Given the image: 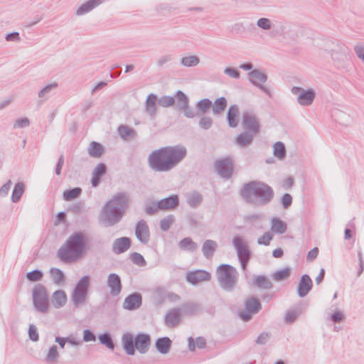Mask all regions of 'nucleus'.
I'll return each mask as SVG.
<instances>
[{
  "mask_svg": "<svg viewBox=\"0 0 364 364\" xmlns=\"http://www.w3.org/2000/svg\"><path fill=\"white\" fill-rule=\"evenodd\" d=\"M187 149L182 145L166 146L152 151L147 159L149 168L156 172H168L186 156Z\"/></svg>",
  "mask_w": 364,
  "mask_h": 364,
  "instance_id": "1",
  "label": "nucleus"
},
{
  "mask_svg": "<svg viewBox=\"0 0 364 364\" xmlns=\"http://www.w3.org/2000/svg\"><path fill=\"white\" fill-rule=\"evenodd\" d=\"M129 196L127 192L114 195L102 208L99 220L106 227H112L120 222L129 206Z\"/></svg>",
  "mask_w": 364,
  "mask_h": 364,
  "instance_id": "2",
  "label": "nucleus"
},
{
  "mask_svg": "<svg viewBox=\"0 0 364 364\" xmlns=\"http://www.w3.org/2000/svg\"><path fill=\"white\" fill-rule=\"evenodd\" d=\"M86 249L85 235L82 232H75L59 248L57 256L64 263L69 264L80 258Z\"/></svg>",
  "mask_w": 364,
  "mask_h": 364,
  "instance_id": "3",
  "label": "nucleus"
},
{
  "mask_svg": "<svg viewBox=\"0 0 364 364\" xmlns=\"http://www.w3.org/2000/svg\"><path fill=\"white\" fill-rule=\"evenodd\" d=\"M241 196L248 202L257 205H266L274 198L273 189L267 183L253 181L245 183L240 191Z\"/></svg>",
  "mask_w": 364,
  "mask_h": 364,
  "instance_id": "4",
  "label": "nucleus"
},
{
  "mask_svg": "<svg viewBox=\"0 0 364 364\" xmlns=\"http://www.w3.org/2000/svg\"><path fill=\"white\" fill-rule=\"evenodd\" d=\"M220 287L225 291H232L237 283L238 272L235 267L228 264H221L216 269Z\"/></svg>",
  "mask_w": 364,
  "mask_h": 364,
  "instance_id": "5",
  "label": "nucleus"
},
{
  "mask_svg": "<svg viewBox=\"0 0 364 364\" xmlns=\"http://www.w3.org/2000/svg\"><path fill=\"white\" fill-rule=\"evenodd\" d=\"M32 300L33 306L38 311L45 314L48 311V294L46 287L42 284H37L33 288Z\"/></svg>",
  "mask_w": 364,
  "mask_h": 364,
  "instance_id": "6",
  "label": "nucleus"
},
{
  "mask_svg": "<svg viewBox=\"0 0 364 364\" xmlns=\"http://www.w3.org/2000/svg\"><path fill=\"white\" fill-rule=\"evenodd\" d=\"M90 277L89 275L82 277L77 282L72 294V301L75 306L77 307L86 301L90 287Z\"/></svg>",
  "mask_w": 364,
  "mask_h": 364,
  "instance_id": "7",
  "label": "nucleus"
},
{
  "mask_svg": "<svg viewBox=\"0 0 364 364\" xmlns=\"http://www.w3.org/2000/svg\"><path fill=\"white\" fill-rule=\"evenodd\" d=\"M215 168L218 175L222 178L229 179L233 173V161L232 158L227 156L215 161Z\"/></svg>",
  "mask_w": 364,
  "mask_h": 364,
  "instance_id": "8",
  "label": "nucleus"
},
{
  "mask_svg": "<svg viewBox=\"0 0 364 364\" xmlns=\"http://www.w3.org/2000/svg\"><path fill=\"white\" fill-rule=\"evenodd\" d=\"M291 93L297 96V102L301 106L311 105L315 98V91L313 89L304 90L302 87L294 86Z\"/></svg>",
  "mask_w": 364,
  "mask_h": 364,
  "instance_id": "9",
  "label": "nucleus"
},
{
  "mask_svg": "<svg viewBox=\"0 0 364 364\" xmlns=\"http://www.w3.org/2000/svg\"><path fill=\"white\" fill-rule=\"evenodd\" d=\"M248 75L250 76L249 80L253 85L258 87L269 97H272L270 90L262 84L267 80V75L264 73L259 69H254L248 73Z\"/></svg>",
  "mask_w": 364,
  "mask_h": 364,
  "instance_id": "10",
  "label": "nucleus"
},
{
  "mask_svg": "<svg viewBox=\"0 0 364 364\" xmlns=\"http://www.w3.org/2000/svg\"><path fill=\"white\" fill-rule=\"evenodd\" d=\"M245 311H240L239 316L245 321H248L252 318V314H257L262 309L261 303L255 297H250L245 301Z\"/></svg>",
  "mask_w": 364,
  "mask_h": 364,
  "instance_id": "11",
  "label": "nucleus"
},
{
  "mask_svg": "<svg viewBox=\"0 0 364 364\" xmlns=\"http://www.w3.org/2000/svg\"><path fill=\"white\" fill-rule=\"evenodd\" d=\"M242 126L245 131L253 133V134H257L259 132V121L252 112H243Z\"/></svg>",
  "mask_w": 364,
  "mask_h": 364,
  "instance_id": "12",
  "label": "nucleus"
},
{
  "mask_svg": "<svg viewBox=\"0 0 364 364\" xmlns=\"http://www.w3.org/2000/svg\"><path fill=\"white\" fill-rule=\"evenodd\" d=\"M151 343V336L148 333H138L134 337L135 350L141 354H145L149 351Z\"/></svg>",
  "mask_w": 364,
  "mask_h": 364,
  "instance_id": "13",
  "label": "nucleus"
},
{
  "mask_svg": "<svg viewBox=\"0 0 364 364\" xmlns=\"http://www.w3.org/2000/svg\"><path fill=\"white\" fill-rule=\"evenodd\" d=\"M186 279L188 283L196 285L201 282L210 281L211 279V274L208 271L197 269L188 272L186 275Z\"/></svg>",
  "mask_w": 364,
  "mask_h": 364,
  "instance_id": "14",
  "label": "nucleus"
},
{
  "mask_svg": "<svg viewBox=\"0 0 364 364\" xmlns=\"http://www.w3.org/2000/svg\"><path fill=\"white\" fill-rule=\"evenodd\" d=\"M135 235L141 243L146 245L150 240V232L149 226L144 220L137 222L135 227Z\"/></svg>",
  "mask_w": 364,
  "mask_h": 364,
  "instance_id": "15",
  "label": "nucleus"
},
{
  "mask_svg": "<svg viewBox=\"0 0 364 364\" xmlns=\"http://www.w3.org/2000/svg\"><path fill=\"white\" fill-rule=\"evenodd\" d=\"M232 244L237 251L238 260H250L251 257V252L248 249L246 244L240 237H235L232 240Z\"/></svg>",
  "mask_w": 364,
  "mask_h": 364,
  "instance_id": "16",
  "label": "nucleus"
},
{
  "mask_svg": "<svg viewBox=\"0 0 364 364\" xmlns=\"http://www.w3.org/2000/svg\"><path fill=\"white\" fill-rule=\"evenodd\" d=\"M107 284L110 289V294L113 296H118L122 288L119 276L116 273H111L107 277Z\"/></svg>",
  "mask_w": 364,
  "mask_h": 364,
  "instance_id": "17",
  "label": "nucleus"
},
{
  "mask_svg": "<svg viewBox=\"0 0 364 364\" xmlns=\"http://www.w3.org/2000/svg\"><path fill=\"white\" fill-rule=\"evenodd\" d=\"M313 287V282L310 277L304 274H303L297 286V294L299 297L303 298L306 296Z\"/></svg>",
  "mask_w": 364,
  "mask_h": 364,
  "instance_id": "18",
  "label": "nucleus"
},
{
  "mask_svg": "<svg viewBox=\"0 0 364 364\" xmlns=\"http://www.w3.org/2000/svg\"><path fill=\"white\" fill-rule=\"evenodd\" d=\"M142 304V296L139 293H133L127 296L124 301L123 307L132 311L139 309Z\"/></svg>",
  "mask_w": 364,
  "mask_h": 364,
  "instance_id": "19",
  "label": "nucleus"
},
{
  "mask_svg": "<svg viewBox=\"0 0 364 364\" xmlns=\"http://www.w3.org/2000/svg\"><path fill=\"white\" fill-rule=\"evenodd\" d=\"M179 205V198L176 194L171 195L158 201V208L162 210H169Z\"/></svg>",
  "mask_w": 364,
  "mask_h": 364,
  "instance_id": "20",
  "label": "nucleus"
},
{
  "mask_svg": "<svg viewBox=\"0 0 364 364\" xmlns=\"http://www.w3.org/2000/svg\"><path fill=\"white\" fill-rule=\"evenodd\" d=\"M131 247V239L127 237H122L114 240L112 243V252L117 255L125 252Z\"/></svg>",
  "mask_w": 364,
  "mask_h": 364,
  "instance_id": "21",
  "label": "nucleus"
},
{
  "mask_svg": "<svg viewBox=\"0 0 364 364\" xmlns=\"http://www.w3.org/2000/svg\"><path fill=\"white\" fill-rule=\"evenodd\" d=\"M122 348L129 355L135 354L134 338L130 333H125L122 336Z\"/></svg>",
  "mask_w": 364,
  "mask_h": 364,
  "instance_id": "22",
  "label": "nucleus"
},
{
  "mask_svg": "<svg viewBox=\"0 0 364 364\" xmlns=\"http://www.w3.org/2000/svg\"><path fill=\"white\" fill-rule=\"evenodd\" d=\"M104 1L105 0H88L76 10L75 14L78 16L85 15L101 5Z\"/></svg>",
  "mask_w": 364,
  "mask_h": 364,
  "instance_id": "23",
  "label": "nucleus"
},
{
  "mask_svg": "<svg viewBox=\"0 0 364 364\" xmlns=\"http://www.w3.org/2000/svg\"><path fill=\"white\" fill-rule=\"evenodd\" d=\"M181 309H171L166 315L165 317V323L168 327H174L176 326L181 321Z\"/></svg>",
  "mask_w": 364,
  "mask_h": 364,
  "instance_id": "24",
  "label": "nucleus"
},
{
  "mask_svg": "<svg viewBox=\"0 0 364 364\" xmlns=\"http://www.w3.org/2000/svg\"><path fill=\"white\" fill-rule=\"evenodd\" d=\"M172 341L167 336L160 337L156 340L155 348L161 354H166L169 352Z\"/></svg>",
  "mask_w": 364,
  "mask_h": 364,
  "instance_id": "25",
  "label": "nucleus"
},
{
  "mask_svg": "<svg viewBox=\"0 0 364 364\" xmlns=\"http://www.w3.org/2000/svg\"><path fill=\"white\" fill-rule=\"evenodd\" d=\"M239 113L240 109L237 105H232L229 107L227 112V121L230 127L235 128L237 127L239 121L237 117L239 115Z\"/></svg>",
  "mask_w": 364,
  "mask_h": 364,
  "instance_id": "26",
  "label": "nucleus"
},
{
  "mask_svg": "<svg viewBox=\"0 0 364 364\" xmlns=\"http://www.w3.org/2000/svg\"><path fill=\"white\" fill-rule=\"evenodd\" d=\"M218 248V243L213 240H206L202 246L203 256L209 259H211Z\"/></svg>",
  "mask_w": 364,
  "mask_h": 364,
  "instance_id": "27",
  "label": "nucleus"
},
{
  "mask_svg": "<svg viewBox=\"0 0 364 364\" xmlns=\"http://www.w3.org/2000/svg\"><path fill=\"white\" fill-rule=\"evenodd\" d=\"M255 135L253 133L245 131L235 138V142L241 148L245 147L252 143Z\"/></svg>",
  "mask_w": 364,
  "mask_h": 364,
  "instance_id": "28",
  "label": "nucleus"
},
{
  "mask_svg": "<svg viewBox=\"0 0 364 364\" xmlns=\"http://www.w3.org/2000/svg\"><path fill=\"white\" fill-rule=\"evenodd\" d=\"M51 301L53 306L55 309H60L63 307L67 301V296L65 292L63 290L55 291L52 295Z\"/></svg>",
  "mask_w": 364,
  "mask_h": 364,
  "instance_id": "29",
  "label": "nucleus"
},
{
  "mask_svg": "<svg viewBox=\"0 0 364 364\" xmlns=\"http://www.w3.org/2000/svg\"><path fill=\"white\" fill-rule=\"evenodd\" d=\"M118 134L124 140L133 139L136 136L135 129L126 124H122L118 127Z\"/></svg>",
  "mask_w": 364,
  "mask_h": 364,
  "instance_id": "30",
  "label": "nucleus"
},
{
  "mask_svg": "<svg viewBox=\"0 0 364 364\" xmlns=\"http://www.w3.org/2000/svg\"><path fill=\"white\" fill-rule=\"evenodd\" d=\"M157 96L155 94H149L146 100V112L151 117H154L156 112Z\"/></svg>",
  "mask_w": 364,
  "mask_h": 364,
  "instance_id": "31",
  "label": "nucleus"
},
{
  "mask_svg": "<svg viewBox=\"0 0 364 364\" xmlns=\"http://www.w3.org/2000/svg\"><path fill=\"white\" fill-rule=\"evenodd\" d=\"M206 346V340L203 336H198L196 338V341H194L193 337H189L188 338V350L191 352H193L196 350V347L198 349H203Z\"/></svg>",
  "mask_w": 364,
  "mask_h": 364,
  "instance_id": "32",
  "label": "nucleus"
},
{
  "mask_svg": "<svg viewBox=\"0 0 364 364\" xmlns=\"http://www.w3.org/2000/svg\"><path fill=\"white\" fill-rule=\"evenodd\" d=\"M178 247L181 250L193 252L198 249V245L191 237H187L178 242Z\"/></svg>",
  "mask_w": 364,
  "mask_h": 364,
  "instance_id": "33",
  "label": "nucleus"
},
{
  "mask_svg": "<svg viewBox=\"0 0 364 364\" xmlns=\"http://www.w3.org/2000/svg\"><path fill=\"white\" fill-rule=\"evenodd\" d=\"M287 225L285 222L278 218H273L272 219L271 230L272 232L279 235H282L286 232Z\"/></svg>",
  "mask_w": 364,
  "mask_h": 364,
  "instance_id": "34",
  "label": "nucleus"
},
{
  "mask_svg": "<svg viewBox=\"0 0 364 364\" xmlns=\"http://www.w3.org/2000/svg\"><path fill=\"white\" fill-rule=\"evenodd\" d=\"M228 102L225 97L217 98L212 104V109L214 114H220L227 107Z\"/></svg>",
  "mask_w": 364,
  "mask_h": 364,
  "instance_id": "35",
  "label": "nucleus"
},
{
  "mask_svg": "<svg viewBox=\"0 0 364 364\" xmlns=\"http://www.w3.org/2000/svg\"><path fill=\"white\" fill-rule=\"evenodd\" d=\"M50 274L53 282L55 284L61 285L64 284L65 277L63 272L61 269L55 267H52L50 269Z\"/></svg>",
  "mask_w": 364,
  "mask_h": 364,
  "instance_id": "36",
  "label": "nucleus"
},
{
  "mask_svg": "<svg viewBox=\"0 0 364 364\" xmlns=\"http://www.w3.org/2000/svg\"><path fill=\"white\" fill-rule=\"evenodd\" d=\"M104 152L102 144L96 141H92L88 147V154L91 157L99 158Z\"/></svg>",
  "mask_w": 364,
  "mask_h": 364,
  "instance_id": "37",
  "label": "nucleus"
},
{
  "mask_svg": "<svg viewBox=\"0 0 364 364\" xmlns=\"http://www.w3.org/2000/svg\"><path fill=\"white\" fill-rule=\"evenodd\" d=\"M202 201L203 196L198 191L191 193L187 197V203L193 208H196L199 206Z\"/></svg>",
  "mask_w": 364,
  "mask_h": 364,
  "instance_id": "38",
  "label": "nucleus"
},
{
  "mask_svg": "<svg viewBox=\"0 0 364 364\" xmlns=\"http://www.w3.org/2000/svg\"><path fill=\"white\" fill-rule=\"evenodd\" d=\"M82 193V188L75 187L71 189L65 190L63 193V198L65 201H70L77 198Z\"/></svg>",
  "mask_w": 364,
  "mask_h": 364,
  "instance_id": "39",
  "label": "nucleus"
},
{
  "mask_svg": "<svg viewBox=\"0 0 364 364\" xmlns=\"http://www.w3.org/2000/svg\"><path fill=\"white\" fill-rule=\"evenodd\" d=\"M58 87V84L55 82L47 85L38 91V97L42 99L43 100L46 101L49 98L51 91L54 89H56Z\"/></svg>",
  "mask_w": 364,
  "mask_h": 364,
  "instance_id": "40",
  "label": "nucleus"
},
{
  "mask_svg": "<svg viewBox=\"0 0 364 364\" xmlns=\"http://www.w3.org/2000/svg\"><path fill=\"white\" fill-rule=\"evenodd\" d=\"M254 284L259 288L269 289L272 287V282L267 279V277L259 275L255 277L254 279Z\"/></svg>",
  "mask_w": 364,
  "mask_h": 364,
  "instance_id": "41",
  "label": "nucleus"
},
{
  "mask_svg": "<svg viewBox=\"0 0 364 364\" xmlns=\"http://www.w3.org/2000/svg\"><path fill=\"white\" fill-rule=\"evenodd\" d=\"M24 193V184L22 182L17 183L12 191L11 200L13 203H17L20 200Z\"/></svg>",
  "mask_w": 364,
  "mask_h": 364,
  "instance_id": "42",
  "label": "nucleus"
},
{
  "mask_svg": "<svg viewBox=\"0 0 364 364\" xmlns=\"http://www.w3.org/2000/svg\"><path fill=\"white\" fill-rule=\"evenodd\" d=\"M99 341L101 344L105 345L109 349L113 350L114 349V343L112 338L109 332H105L98 336Z\"/></svg>",
  "mask_w": 364,
  "mask_h": 364,
  "instance_id": "43",
  "label": "nucleus"
},
{
  "mask_svg": "<svg viewBox=\"0 0 364 364\" xmlns=\"http://www.w3.org/2000/svg\"><path fill=\"white\" fill-rule=\"evenodd\" d=\"M200 63V59L196 55H188L181 58V64L185 67H195Z\"/></svg>",
  "mask_w": 364,
  "mask_h": 364,
  "instance_id": "44",
  "label": "nucleus"
},
{
  "mask_svg": "<svg viewBox=\"0 0 364 364\" xmlns=\"http://www.w3.org/2000/svg\"><path fill=\"white\" fill-rule=\"evenodd\" d=\"M274 155L280 159H283L286 156V148L284 144L281 141H277L273 146Z\"/></svg>",
  "mask_w": 364,
  "mask_h": 364,
  "instance_id": "45",
  "label": "nucleus"
},
{
  "mask_svg": "<svg viewBox=\"0 0 364 364\" xmlns=\"http://www.w3.org/2000/svg\"><path fill=\"white\" fill-rule=\"evenodd\" d=\"M175 220L173 215H168L160 220L159 226L162 231H168Z\"/></svg>",
  "mask_w": 364,
  "mask_h": 364,
  "instance_id": "46",
  "label": "nucleus"
},
{
  "mask_svg": "<svg viewBox=\"0 0 364 364\" xmlns=\"http://www.w3.org/2000/svg\"><path fill=\"white\" fill-rule=\"evenodd\" d=\"M212 106V102L208 98H204L196 103V108L204 114Z\"/></svg>",
  "mask_w": 364,
  "mask_h": 364,
  "instance_id": "47",
  "label": "nucleus"
},
{
  "mask_svg": "<svg viewBox=\"0 0 364 364\" xmlns=\"http://www.w3.org/2000/svg\"><path fill=\"white\" fill-rule=\"evenodd\" d=\"M58 357L59 353L58 351V348L56 346L53 345L50 347L45 360L47 363H54L57 360Z\"/></svg>",
  "mask_w": 364,
  "mask_h": 364,
  "instance_id": "48",
  "label": "nucleus"
},
{
  "mask_svg": "<svg viewBox=\"0 0 364 364\" xmlns=\"http://www.w3.org/2000/svg\"><path fill=\"white\" fill-rule=\"evenodd\" d=\"M43 277V272L40 269H34L28 272L26 274V279L30 282H38L42 279Z\"/></svg>",
  "mask_w": 364,
  "mask_h": 364,
  "instance_id": "49",
  "label": "nucleus"
},
{
  "mask_svg": "<svg viewBox=\"0 0 364 364\" xmlns=\"http://www.w3.org/2000/svg\"><path fill=\"white\" fill-rule=\"evenodd\" d=\"M175 98L169 95L162 96L158 100L159 105L163 107H171L175 104Z\"/></svg>",
  "mask_w": 364,
  "mask_h": 364,
  "instance_id": "50",
  "label": "nucleus"
},
{
  "mask_svg": "<svg viewBox=\"0 0 364 364\" xmlns=\"http://www.w3.org/2000/svg\"><path fill=\"white\" fill-rule=\"evenodd\" d=\"M129 258L134 264L139 267H144L146 264L145 259L140 253L133 252L130 254Z\"/></svg>",
  "mask_w": 364,
  "mask_h": 364,
  "instance_id": "51",
  "label": "nucleus"
},
{
  "mask_svg": "<svg viewBox=\"0 0 364 364\" xmlns=\"http://www.w3.org/2000/svg\"><path fill=\"white\" fill-rule=\"evenodd\" d=\"M290 275V269L289 267L284 268L282 269H280L277 272H276L273 274V279L277 281H281L286 279L288 278Z\"/></svg>",
  "mask_w": 364,
  "mask_h": 364,
  "instance_id": "52",
  "label": "nucleus"
},
{
  "mask_svg": "<svg viewBox=\"0 0 364 364\" xmlns=\"http://www.w3.org/2000/svg\"><path fill=\"white\" fill-rule=\"evenodd\" d=\"M198 124L201 129L204 130H208L213 125V119L210 117L203 116L200 119Z\"/></svg>",
  "mask_w": 364,
  "mask_h": 364,
  "instance_id": "53",
  "label": "nucleus"
},
{
  "mask_svg": "<svg viewBox=\"0 0 364 364\" xmlns=\"http://www.w3.org/2000/svg\"><path fill=\"white\" fill-rule=\"evenodd\" d=\"M183 308L186 313L189 314H193L194 313L198 312L201 309L200 305L194 302L185 304Z\"/></svg>",
  "mask_w": 364,
  "mask_h": 364,
  "instance_id": "54",
  "label": "nucleus"
},
{
  "mask_svg": "<svg viewBox=\"0 0 364 364\" xmlns=\"http://www.w3.org/2000/svg\"><path fill=\"white\" fill-rule=\"evenodd\" d=\"M179 109L181 110L183 114L188 118H193L196 115L193 109L189 107L188 103L185 105H181Z\"/></svg>",
  "mask_w": 364,
  "mask_h": 364,
  "instance_id": "55",
  "label": "nucleus"
},
{
  "mask_svg": "<svg viewBox=\"0 0 364 364\" xmlns=\"http://www.w3.org/2000/svg\"><path fill=\"white\" fill-rule=\"evenodd\" d=\"M106 171L107 167L105 164L100 163L93 170L92 175L101 178L106 173Z\"/></svg>",
  "mask_w": 364,
  "mask_h": 364,
  "instance_id": "56",
  "label": "nucleus"
},
{
  "mask_svg": "<svg viewBox=\"0 0 364 364\" xmlns=\"http://www.w3.org/2000/svg\"><path fill=\"white\" fill-rule=\"evenodd\" d=\"M176 98L177 100L178 107L181 105H185L188 103V97L181 90H178L176 93Z\"/></svg>",
  "mask_w": 364,
  "mask_h": 364,
  "instance_id": "57",
  "label": "nucleus"
},
{
  "mask_svg": "<svg viewBox=\"0 0 364 364\" xmlns=\"http://www.w3.org/2000/svg\"><path fill=\"white\" fill-rule=\"evenodd\" d=\"M299 311L296 310L288 311L285 315V321L287 323H292L299 316Z\"/></svg>",
  "mask_w": 364,
  "mask_h": 364,
  "instance_id": "58",
  "label": "nucleus"
},
{
  "mask_svg": "<svg viewBox=\"0 0 364 364\" xmlns=\"http://www.w3.org/2000/svg\"><path fill=\"white\" fill-rule=\"evenodd\" d=\"M173 59L172 54H166L159 58L156 65L158 67H163L166 63L171 62Z\"/></svg>",
  "mask_w": 364,
  "mask_h": 364,
  "instance_id": "59",
  "label": "nucleus"
},
{
  "mask_svg": "<svg viewBox=\"0 0 364 364\" xmlns=\"http://www.w3.org/2000/svg\"><path fill=\"white\" fill-rule=\"evenodd\" d=\"M30 125V120L27 117L18 119L14 124V129L28 127Z\"/></svg>",
  "mask_w": 364,
  "mask_h": 364,
  "instance_id": "60",
  "label": "nucleus"
},
{
  "mask_svg": "<svg viewBox=\"0 0 364 364\" xmlns=\"http://www.w3.org/2000/svg\"><path fill=\"white\" fill-rule=\"evenodd\" d=\"M257 25L264 30H269L272 27L271 21L267 18H260L257 20Z\"/></svg>",
  "mask_w": 364,
  "mask_h": 364,
  "instance_id": "61",
  "label": "nucleus"
},
{
  "mask_svg": "<svg viewBox=\"0 0 364 364\" xmlns=\"http://www.w3.org/2000/svg\"><path fill=\"white\" fill-rule=\"evenodd\" d=\"M272 240V235L268 232H264L261 237H259L257 240V243L259 245H269L270 243V241Z\"/></svg>",
  "mask_w": 364,
  "mask_h": 364,
  "instance_id": "62",
  "label": "nucleus"
},
{
  "mask_svg": "<svg viewBox=\"0 0 364 364\" xmlns=\"http://www.w3.org/2000/svg\"><path fill=\"white\" fill-rule=\"evenodd\" d=\"M28 336L30 340H31L32 341H38L39 339V335L37 331V328L33 324L29 325Z\"/></svg>",
  "mask_w": 364,
  "mask_h": 364,
  "instance_id": "63",
  "label": "nucleus"
},
{
  "mask_svg": "<svg viewBox=\"0 0 364 364\" xmlns=\"http://www.w3.org/2000/svg\"><path fill=\"white\" fill-rule=\"evenodd\" d=\"M269 338L270 333L264 331L257 336L256 343L258 345H264L268 342Z\"/></svg>",
  "mask_w": 364,
  "mask_h": 364,
  "instance_id": "64",
  "label": "nucleus"
}]
</instances>
